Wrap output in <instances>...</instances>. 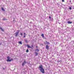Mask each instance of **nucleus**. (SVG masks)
Listing matches in <instances>:
<instances>
[{
	"label": "nucleus",
	"instance_id": "25",
	"mask_svg": "<svg viewBox=\"0 0 74 74\" xmlns=\"http://www.w3.org/2000/svg\"><path fill=\"white\" fill-rule=\"evenodd\" d=\"M51 20H53V18H51Z\"/></svg>",
	"mask_w": 74,
	"mask_h": 74
},
{
	"label": "nucleus",
	"instance_id": "24",
	"mask_svg": "<svg viewBox=\"0 0 74 74\" xmlns=\"http://www.w3.org/2000/svg\"><path fill=\"white\" fill-rule=\"evenodd\" d=\"M36 50H37V51H38V49H36Z\"/></svg>",
	"mask_w": 74,
	"mask_h": 74
},
{
	"label": "nucleus",
	"instance_id": "15",
	"mask_svg": "<svg viewBox=\"0 0 74 74\" xmlns=\"http://www.w3.org/2000/svg\"><path fill=\"white\" fill-rule=\"evenodd\" d=\"M36 56H37L38 55V53H35Z\"/></svg>",
	"mask_w": 74,
	"mask_h": 74
},
{
	"label": "nucleus",
	"instance_id": "17",
	"mask_svg": "<svg viewBox=\"0 0 74 74\" xmlns=\"http://www.w3.org/2000/svg\"><path fill=\"white\" fill-rule=\"evenodd\" d=\"M26 52H29V50L27 49L26 50Z\"/></svg>",
	"mask_w": 74,
	"mask_h": 74
},
{
	"label": "nucleus",
	"instance_id": "18",
	"mask_svg": "<svg viewBox=\"0 0 74 74\" xmlns=\"http://www.w3.org/2000/svg\"><path fill=\"white\" fill-rule=\"evenodd\" d=\"M69 10H71V9H72L71 7H70L69 8Z\"/></svg>",
	"mask_w": 74,
	"mask_h": 74
},
{
	"label": "nucleus",
	"instance_id": "22",
	"mask_svg": "<svg viewBox=\"0 0 74 74\" xmlns=\"http://www.w3.org/2000/svg\"><path fill=\"white\" fill-rule=\"evenodd\" d=\"M51 16H49V18L51 19Z\"/></svg>",
	"mask_w": 74,
	"mask_h": 74
},
{
	"label": "nucleus",
	"instance_id": "21",
	"mask_svg": "<svg viewBox=\"0 0 74 74\" xmlns=\"http://www.w3.org/2000/svg\"><path fill=\"white\" fill-rule=\"evenodd\" d=\"M62 2H64V0H62Z\"/></svg>",
	"mask_w": 74,
	"mask_h": 74
},
{
	"label": "nucleus",
	"instance_id": "16",
	"mask_svg": "<svg viewBox=\"0 0 74 74\" xmlns=\"http://www.w3.org/2000/svg\"><path fill=\"white\" fill-rule=\"evenodd\" d=\"M21 35V36H23V34L22 33H20Z\"/></svg>",
	"mask_w": 74,
	"mask_h": 74
},
{
	"label": "nucleus",
	"instance_id": "3",
	"mask_svg": "<svg viewBox=\"0 0 74 74\" xmlns=\"http://www.w3.org/2000/svg\"><path fill=\"white\" fill-rule=\"evenodd\" d=\"M7 59H8L6 60L7 62H11V60H10V57L8 56Z\"/></svg>",
	"mask_w": 74,
	"mask_h": 74
},
{
	"label": "nucleus",
	"instance_id": "11",
	"mask_svg": "<svg viewBox=\"0 0 74 74\" xmlns=\"http://www.w3.org/2000/svg\"><path fill=\"white\" fill-rule=\"evenodd\" d=\"M27 47L28 48H31V47L29 45H27Z\"/></svg>",
	"mask_w": 74,
	"mask_h": 74
},
{
	"label": "nucleus",
	"instance_id": "5",
	"mask_svg": "<svg viewBox=\"0 0 74 74\" xmlns=\"http://www.w3.org/2000/svg\"><path fill=\"white\" fill-rule=\"evenodd\" d=\"M46 48L47 49H49V46L48 45L46 46Z\"/></svg>",
	"mask_w": 74,
	"mask_h": 74
},
{
	"label": "nucleus",
	"instance_id": "20",
	"mask_svg": "<svg viewBox=\"0 0 74 74\" xmlns=\"http://www.w3.org/2000/svg\"><path fill=\"white\" fill-rule=\"evenodd\" d=\"M24 35L26 36V33H24Z\"/></svg>",
	"mask_w": 74,
	"mask_h": 74
},
{
	"label": "nucleus",
	"instance_id": "9",
	"mask_svg": "<svg viewBox=\"0 0 74 74\" xmlns=\"http://www.w3.org/2000/svg\"><path fill=\"white\" fill-rule=\"evenodd\" d=\"M41 36L42 37V38H44V34H41Z\"/></svg>",
	"mask_w": 74,
	"mask_h": 74
},
{
	"label": "nucleus",
	"instance_id": "4",
	"mask_svg": "<svg viewBox=\"0 0 74 74\" xmlns=\"http://www.w3.org/2000/svg\"><path fill=\"white\" fill-rule=\"evenodd\" d=\"M19 31H17L16 33L15 34V36L16 37H17L18 36V34H19Z\"/></svg>",
	"mask_w": 74,
	"mask_h": 74
},
{
	"label": "nucleus",
	"instance_id": "8",
	"mask_svg": "<svg viewBox=\"0 0 74 74\" xmlns=\"http://www.w3.org/2000/svg\"><path fill=\"white\" fill-rule=\"evenodd\" d=\"M45 44H49V42H48L46 41L45 42Z\"/></svg>",
	"mask_w": 74,
	"mask_h": 74
},
{
	"label": "nucleus",
	"instance_id": "14",
	"mask_svg": "<svg viewBox=\"0 0 74 74\" xmlns=\"http://www.w3.org/2000/svg\"><path fill=\"white\" fill-rule=\"evenodd\" d=\"M18 43L19 44H21V45H22V42H21V41H20V42H19Z\"/></svg>",
	"mask_w": 74,
	"mask_h": 74
},
{
	"label": "nucleus",
	"instance_id": "23",
	"mask_svg": "<svg viewBox=\"0 0 74 74\" xmlns=\"http://www.w3.org/2000/svg\"><path fill=\"white\" fill-rule=\"evenodd\" d=\"M70 3H71V1H70Z\"/></svg>",
	"mask_w": 74,
	"mask_h": 74
},
{
	"label": "nucleus",
	"instance_id": "7",
	"mask_svg": "<svg viewBox=\"0 0 74 74\" xmlns=\"http://www.w3.org/2000/svg\"><path fill=\"white\" fill-rule=\"evenodd\" d=\"M0 29H1V30L2 32H4V29H2V28L1 27H0Z\"/></svg>",
	"mask_w": 74,
	"mask_h": 74
},
{
	"label": "nucleus",
	"instance_id": "10",
	"mask_svg": "<svg viewBox=\"0 0 74 74\" xmlns=\"http://www.w3.org/2000/svg\"><path fill=\"white\" fill-rule=\"evenodd\" d=\"M1 9L2 10V11H5V10H4L3 8H1Z\"/></svg>",
	"mask_w": 74,
	"mask_h": 74
},
{
	"label": "nucleus",
	"instance_id": "1",
	"mask_svg": "<svg viewBox=\"0 0 74 74\" xmlns=\"http://www.w3.org/2000/svg\"><path fill=\"white\" fill-rule=\"evenodd\" d=\"M39 69L41 72V73H45V71H44V69L43 68V66H42V65H40L39 66Z\"/></svg>",
	"mask_w": 74,
	"mask_h": 74
},
{
	"label": "nucleus",
	"instance_id": "26",
	"mask_svg": "<svg viewBox=\"0 0 74 74\" xmlns=\"http://www.w3.org/2000/svg\"><path fill=\"white\" fill-rule=\"evenodd\" d=\"M1 44L0 43V45H1Z\"/></svg>",
	"mask_w": 74,
	"mask_h": 74
},
{
	"label": "nucleus",
	"instance_id": "13",
	"mask_svg": "<svg viewBox=\"0 0 74 74\" xmlns=\"http://www.w3.org/2000/svg\"><path fill=\"white\" fill-rule=\"evenodd\" d=\"M13 60V58H11L10 60H10V62H11V61H12Z\"/></svg>",
	"mask_w": 74,
	"mask_h": 74
},
{
	"label": "nucleus",
	"instance_id": "2",
	"mask_svg": "<svg viewBox=\"0 0 74 74\" xmlns=\"http://www.w3.org/2000/svg\"><path fill=\"white\" fill-rule=\"evenodd\" d=\"M26 61L25 60L23 62L22 64V66H25V64H26Z\"/></svg>",
	"mask_w": 74,
	"mask_h": 74
},
{
	"label": "nucleus",
	"instance_id": "19",
	"mask_svg": "<svg viewBox=\"0 0 74 74\" xmlns=\"http://www.w3.org/2000/svg\"><path fill=\"white\" fill-rule=\"evenodd\" d=\"M26 37V35H24V36L23 37V38H25Z\"/></svg>",
	"mask_w": 74,
	"mask_h": 74
},
{
	"label": "nucleus",
	"instance_id": "12",
	"mask_svg": "<svg viewBox=\"0 0 74 74\" xmlns=\"http://www.w3.org/2000/svg\"><path fill=\"white\" fill-rule=\"evenodd\" d=\"M24 41L26 42H27V39H25Z\"/></svg>",
	"mask_w": 74,
	"mask_h": 74
},
{
	"label": "nucleus",
	"instance_id": "6",
	"mask_svg": "<svg viewBox=\"0 0 74 74\" xmlns=\"http://www.w3.org/2000/svg\"><path fill=\"white\" fill-rule=\"evenodd\" d=\"M68 24H71L72 23V22L71 21H68L67 23Z\"/></svg>",
	"mask_w": 74,
	"mask_h": 74
}]
</instances>
